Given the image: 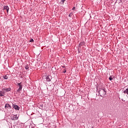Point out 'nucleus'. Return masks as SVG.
<instances>
[{
    "label": "nucleus",
    "mask_w": 128,
    "mask_h": 128,
    "mask_svg": "<svg viewBox=\"0 0 128 128\" xmlns=\"http://www.w3.org/2000/svg\"><path fill=\"white\" fill-rule=\"evenodd\" d=\"M72 13H70V14H69L70 18H72Z\"/></svg>",
    "instance_id": "14"
},
{
    "label": "nucleus",
    "mask_w": 128,
    "mask_h": 128,
    "mask_svg": "<svg viewBox=\"0 0 128 128\" xmlns=\"http://www.w3.org/2000/svg\"><path fill=\"white\" fill-rule=\"evenodd\" d=\"M46 80L48 82H50V77L48 76H47L46 77Z\"/></svg>",
    "instance_id": "8"
},
{
    "label": "nucleus",
    "mask_w": 128,
    "mask_h": 128,
    "mask_svg": "<svg viewBox=\"0 0 128 128\" xmlns=\"http://www.w3.org/2000/svg\"><path fill=\"white\" fill-rule=\"evenodd\" d=\"M4 10H6L7 12H8V10H10V8H8V6H4Z\"/></svg>",
    "instance_id": "5"
},
{
    "label": "nucleus",
    "mask_w": 128,
    "mask_h": 128,
    "mask_svg": "<svg viewBox=\"0 0 128 128\" xmlns=\"http://www.w3.org/2000/svg\"><path fill=\"white\" fill-rule=\"evenodd\" d=\"M4 78L5 79V80H8V76L7 75H6L4 76Z\"/></svg>",
    "instance_id": "11"
},
{
    "label": "nucleus",
    "mask_w": 128,
    "mask_h": 128,
    "mask_svg": "<svg viewBox=\"0 0 128 128\" xmlns=\"http://www.w3.org/2000/svg\"><path fill=\"white\" fill-rule=\"evenodd\" d=\"M4 92H0V96H4Z\"/></svg>",
    "instance_id": "9"
},
{
    "label": "nucleus",
    "mask_w": 128,
    "mask_h": 128,
    "mask_svg": "<svg viewBox=\"0 0 128 128\" xmlns=\"http://www.w3.org/2000/svg\"><path fill=\"white\" fill-rule=\"evenodd\" d=\"M12 119L14 120H16L18 119L16 115H13L12 116Z\"/></svg>",
    "instance_id": "4"
},
{
    "label": "nucleus",
    "mask_w": 128,
    "mask_h": 128,
    "mask_svg": "<svg viewBox=\"0 0 128 128\" xmlns=\"http://www.w3.org/2000/svg\"><path fill=\"white\" fill-rule=\"evenodd\" d=\"M30 67L28 66V64H26V66H25V68H26V70H28V68H29Z\"/></svg>",
    "instance_id": "10"
},
{
    "label": "nucleus",
    "mask_w": 128,
    "mask_h": 128,
    "mask_svg": "<svg viewBox=\"0 0 128 128\" xmlns=\"http://www.w3.org/2000/svg\"><path fill=\"white\" fill-rule=\"evenodd\" d=\"M11 108L10 106L8 104H6L5 105V108Z\"/></svg>",
    "instance_id": "7"
},
{
    "label": "nucleus",
    "mask_w": 128,
    "mask_h": 128,
    "mask_svg": "<svg viewBox=\"0 0 128 128\" xmlns=\"http://www.w3.org/2000/svg\"><path fill=\"white\" fill-rule=\"evenodd\" d=\"M76 9V7H74L72 10H75Z\"/></svg>",
    "instance_id": "17"
},
{
    "label": "nucleus",
    "mask_w": 128,
    "mask_h": 128,
    "mask_svg": "<svg viewBox=\"0 0 128 128\" xmlns=\"http://www.w3.org/2000/svg\"><path fill=\"white\" fill-rule=\"evenodd\" d=\"M18 86L19 88L17 92H20V90H22V82L18 83Z\"/></svg>",
    "instance_id": "2"
},
{
    "label": "nucleus",
    "mask_w": 128,
    "mask_h": 128,
    "mask_svg": "<svg viewBox=\"0 0 128 128\" xmlns=\"http://www.w3.org/2000/svg\"><path fill=\"white\" fill-rule=\"evenodd\" d=\"M63 74H66V69H64L63 70V72H62Z\"/></svg>",
    "instance_id": "12"
},
{
    "label": "nucleus",
    "mask_w": 128,
    "mask_h": 128,
    "mask_svg": "<svg viewBox=\"0 0 128 128\" xmlns=\"http://www.w3.org/2000/svg\"><path fill=\"white\" fill-rule=\"evenodd\" d=\"M30 42H34V39H32V38L30 39Z\"/></svg>",
    "instance_id": "15"
},
{
    "label": "nucleus",
    "mask_w": 128,
    "mask_h": 128,
    "mask_svg": "<svg viewBox=\"0 0 128 128\" xmlns=\"http://www.w3.org/2000/svg\"><path fill=\"white\" fill-rule=\"evenodd\" d=\"M61 2H62V4H64V2H66V0H61Z\"/></svg>",
    "instance_id": "16"
},
{
    "label": "nucleus",
    "mask_w": 128,
    "mask_h": 128,
    "mask_svg": "<svg viewBox=\"0 0 128 128\" xmlns=\"http://www.w3.org/2000/svg\"><path fill=\"white\" fill-rule=\"evenodd\" d=\"M98 92L100 96H102V98H104V95L106 94V88H100Z\"/></svg>",
    "instance_id": "1"
},
{
    "label": "nucleus",
    "mask_w": 128,
    "mask_h": 128,
    "mask_svg": "<svg viewBox=\"0 0 128 128\" xmlns=\"http://www.w3.org/2000/svg\"><path fill=\"white\" fill-rule=\"evenodd\" d=\"M110 80H112V76H110L109 78Z\"/></svg>",
    "instance_id": "13"
},
{
    "label": "nucleus",
    "mask_w": 128,
    "mask_h": 128,
    "mask_svg": "<svg viewBox=\"0 0 128 128\" xmlns=\"http://www.w3.org/2000/svg\"><path fill=\"white\" fill-rule=\"evenodd\" d=\"M10 88L2 89V92L4 94H6L7 92H10Z\"/></svg>",
    "instance_id": "3"
},
{
    "label": "nucleus",
    "mask_w": 128,
    "mask_h": 128,
    "mask_svg": "<svg viewBox=\"0 0 128 128\" xmlns=\"http://www.w3.org/2000/svg\"><path fill=\"white\" fill-rule=\"evenodd\" d=\"M13 108H15V110H20V107H18V105L14 106Z\"/></svg>",
    "instance_id": "6"
}]
</instances>
